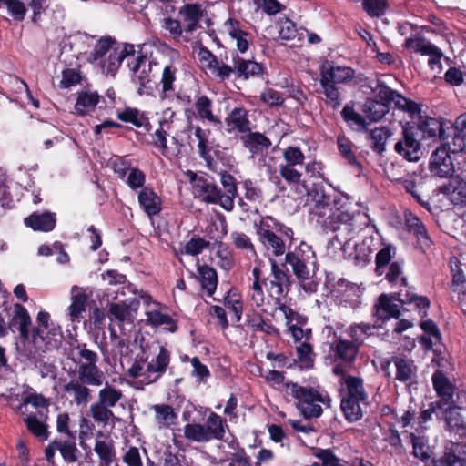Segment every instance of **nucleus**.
<instances>
[{
	"label": "nucleus",
	"instance_id": "obj_1",
	"mask_svg": "<svg viewBox=\"0 0 466 466\" xmlns=\"http://www.w3.org/2000/svg\"><path fill=\"white\" fill-rule=\"evenodd\" d=\"M308 198L314 202L312 214L325 233L337 232L351 220L350 214L338 206L341 201L339 195L322 183H314L308 189Z\"/></svg>",
	"mask_w": 466,
	"mask_h": 466
},
{
	"label": "nucleus",
	"instance_id": "obj_2",
	"mask_svg": "<svg viewBox=\"0 0 466 466\" xmlns=\"http://www.w3.org/2000/svg\"><path fill=\"white\" fill-rule=\"evenodd\" d=\"M198 58L202 68L220 82L228 80L232 73L244 80L262 76L266 73L261 63L240 57L235 51L232 54L233 66L220 63L218 56L203 45L198 48Z\"/></svg>",
	"mask_w": 466,
	"mask_h": 466
},
{
	"label": "nucleus",
	"instance_id": "obj_3",
	"mask_svg": "<svg viewBox=\"0 0 466 466\" xmlns=\"http://www.w3.org/2000/svg\"><path fill=\"white\" fill-rule=\"evenodd\" d=\"M37 327L33 329L31 346L18 349L20 355L29 361H36L42 352L58 348L63 333L59 326L50 322V314L41 310L36 317Z\"/></svg>",
	"mask_w": 466,
	"mask_h": 466
},
{
	"label": "nucleus",
	"instance_id": "obj_4",
	"mask_svg": "<svg viewBox=\"0 0 466 466\" xmlns=\"http://www.w3.org/2000/svg\"><path fill=\"white\" fill-rule=\"evenodd\" d=\"M255 226L260 243L273 256H282L287 248H291L294 241V231L291 228L271 216L263 217Z\"/></svg>",
	"mask_w": 466,
	"mask_h": 466
},
{
	"label": "nucleus",
	"instance_id": "obj_5",
	"mask_svg": "<svg viewBox=\"0 0 466 466\" xmlns=\"http://www.w3.org/2000/svg\"><path fill=\"white\" fill-rule=\"evenodd\" d=\"M285 388L289 394L296 400V407L305 419L320 417L323 410L319 403L326 404L329 401L327 395L312 387L300 386L297 382L288 381L285 383Z\"/></svg>",
	"mask_w": 466,
	"mask_h": 466
},
{
	"label": "nucleus",
	"instance_id": "obj_6",
	"mask_svg": "<svg viewBox=\"0 0 466 466\" xmlns=\"http://www.w3.org/2000/svg\"><path fill=\"white\" fill-rule=\"evenodd\" d=\"M228 430L227 420L214 411H210L206 423H187L184 426V437L193 442L207 443L213 440L225 441Z\"/></svg>",
	"mask_w": 466,
	"mask_h": 466
},
{
	"label": "nucleus",
	"instance_id": "obj_7",
	"mask_svg": "<svg viewBox=\"0 0 466 466\" xmlns=\"http://www.w3.org/2000/svg\"><path fill=\"white\" fill-rule=\"evenodd\" d=\"M270 269L269 276L262 281L268 297V306L270 302L281 300L289 292L292 283L286 264L279 265L276 260L270 259Z\"/></svg>",
	"mask_w": 466,
	"mask_h": 466
},
{
	"label": "nucleus",
	"instance_id": "obj_8",
	"mask_svg": "<svg viewBox=\"0 0 466 466\" xmlns=\"http://www.w3.org/2000/svg\"><path fill=\"white\" fill-rule=\"evenodd\" d=\"M316 263V256L312 248L305 242L300 244L293 250L290 248L285 253L286 266L289 265L293 274L299 281L310 279L309 265Z\"/></svg>",
	"mask_w": 466,
	"mask_h": 466
},
{
	"label": "nucleus",
	"instance_id": "obj_9",
	"mask_svg": "<svg viewBox=\"0 0 466 466\" xmlns=\"http://www.w3.org/2000/svg\"><path fill=\"white\" fill-rule=\"evenodd\" d=\"M401 289L393 296L395 300L401 305L403 312L415 311L420 319L428 317V311L431 302L427 296L419 295L413 286H409L407 278H401Z\"/></svg>",
	"mask_w": 466,
	"mask_h": 466
},
{
	"label": "nucleus",
	"instance_id": "obj_10",
	"mask_svg": "<svg viewBox=\"0 0 466 466\" xmlns=\"http://www.w3.org/2000/svg\"><path fill=\"white\" fill-rule=\"evenodd\" d=\"M395 152L409 162H417L420 158L421 145L418 138V128L406 123L402 127L401 137L394 146Z\"/></svg>",
	"mask_w": 466,
	"mask_h": 466
},
{
	"label": "nucleus",
	"instance_id": "obj_11",
	"mask_svg": "<svg viewBox=\"0 0 466 466\" xmlns=\"http://www.w3.org/2000/svg\"><path fill=\"white\" fill-rule=\"evenodd\" d=\"M431 382L438 398L435 400L437 407L447 408L448 405H453L455 403L454 395L456 386L442 370L438 369L433 372Z\"/></svg>",
	"mask_w": 466,
	"mask_h": 466
},
{
	"label": "nucleus",
	"instance_id": "obj_12",
	"mask_svg": "<svg viewBox=\"0 0 466 466\" xmlns=\"http://www.w3.org/2000/svg\"><path fill=\"white\" fill-rule=\"evenodd\" d=\"M403 218L406 230L416 239V247L425 252L433 245L425 224L410 209L404 211Z\"/></svg>",
	"mask_w": 466,
	"mask_h": 466
},
{
	"label": "nucleus",
	"instance_id": "obj_13",
	"mask_svg": "<svg viewBox=\"0 0 466 466\" xmlns=\"http://www.w3.org/2000/svg\"><path fill=\"white\" fill-rule=\"evenodd\" d=\"M143 362H147L146 371L147 383H155L159 380L169 369L171 352L165 346H160L158 353L148 360V357H141Z\"/></svg>",
	"mask_w": 466,
	"mask_h": 466
},
{
	"label": "nucleus",
	"instance_id": "obj_14",
	"mask_svg": "<svg viewBox=\"0 0 466 466\" xmlns=\"http://www.w3.org/2000/svg\"><path fill=\"white\" fill-rule=\"evenodd\" d=\"M363 340H349L343 338H337L330 346L333 356V362H342L351 366L355 363Z\"/></svg>",
	"mask_w": 466,
	"mask_h": 466
},
{
	"label": "nucleus",
	"instance_id": "obj_15",
	"mask_svg": "<svg viewBox=\"0 0 466 466\" xmlns=\"http://www.w3.org/2000/svg\"><path fill=\"white\" fill-rule=\"evenodd\" d=\"M429 169L433 176L441 178L452 177L455 172L454 164L445 147H438L432 152Z\"/></svg>",
	"mask_w": 466,
	"mask_h": 466
},
{
	"label": "nucleus",
	"instance_id": "obj_16",
	"mask_svg": "<svg viewBox=\"0 0 466 466\" xmlns=\"http://www.w3.org/2000/svg\"><path fill=\"white\" fill-rule=\"evenodd\" d=\"M31 325V317L26 308L16 303L14 307V315L8 322V329L13 333L19 332L23 343L22 346H31V341L29 340Z\"/></svg>",
	"mask_w": 466,
	"mask_h": 466
},
{
	"label": "nucleus",
	"instance_id": "obj_17",
	"mask_svg": "<svg viewBox=\"0 0 466 466\" xmlns=\"http://www.w3.org/2000/svg\"><path fill=\"white\" fill-rule=\"evenodd\" d=\"M395 294L397 292L382 293L379 296L378 301L373 307V317L376 318V323L379 321L384 323L391 318L399 319L403 312L401 305L393 303V301H396L393 298Z\"/></svg>",
	"mask_w": 466,
	"mask_h": 466
},
{
	"label": "nucleus",
	"instance_id": "obj_18",
	"mask_svg": "<svg viewBox=\"0 0 466 466\" xmlns=\"http://www.w3.org/2000/svg\"><path fill=\"white\" fill-rule=\"evenodd\" d=\"M450 123V121L441 120L420 114L415 128H418V133H421V138L441 142L445 134L446 127H448Z\"/></svg>",
	"mask_w": 466,
	"mask_h": 466
},
{
	"label": "nucleus",
	"instance_id": "obj_19",
	"mask_svg": "<svg viewBox=\"0 0 466 466\" xmlns=\"http://www.w3.org/2000/svg\"><path fill=\"white\" fill-rule=\"evenodd\" d=\"M220 148V145L213 139V144H208L204 148L198 150V157L205 162L207 168L212 172L218 171V161L225 167L231 166L233 157Z\"/></svg>",
	"mask_w": 466,
	"mask_h": 466
},
{
	"label": "nucleus",
	"instance_id": "obj_20",
	"mask_svg": "<svg viewBox=\"0 0 466 466\" xmlns=\"http://www.w3.org/2000/svg\"><path fill=\"white\" fill-rule=\"evenodd\" d=\"M240 141L252 157L262 156L272 146L271 140L265 134L251 129L240 137Z\"/></svg>",
	"mask_w": 466,
	"mask_h": 466
},
{
	"label": "nucleus",
	"instance_id": "obj_21",
	"mask_svg": "<svg viewBox=\"0 0 466 466\" xmlns=\"http://www.w3.org/2000/svg\"><path fill=\"white\" fill-rule=\"evenodd\" d=\"M137 200L142 210L150 218L159 215L162 210V199L153 187H143L137 195Z\"/></svg>",
	"mask_w": 466,
	"mask_h": 466
},
{
	"label": "nucleus",
	"instance_id": "obj_22",
	"mask_svg": "<svg viewBox=\"0 0 466 466\" xmlns=\"http://www.w3.org/2000/svg\"><path fill=\"white\" fill-rule=\"evenodd\" d=\"M440 192L445 195L454 206L466 207V180L460 177H452L448 184L440 188Z\"/></svg>",
	"mask_w": 466,
	"mask_h": 466
},
{
	"label": "nucleus",
	"instance_id": "obj_23",
	"mask_svg": "<svg viewBox=\"0 0 466 466\" xmlns=\"http://www.w3.org/2000/svg\"><path fill=\"white\" fill-rule=\"evenodd\" d=\"M466 132H461V130L457 129L453 126H451V122L449 124L448 127H446L445 134L441 140L440 147H445L449 153H461L465 157L466 151Z\"/></svg>",
	"mask_w": 466,
	"mask_h": 466
},
{
	"label": "nucleus",
	"instance_id": "obj_24",
	"mask_svg": "<svg viewBox=\"0 0 466 466\" xmlns=\"http://www.w3.org/2000/svg\"><path fill=\"white\" fill-rule=\"evenodd\" d=\"M432 466H466V452L460 443L451 442L440 458L433 459Z\"/></svg>",
	"mask_w": 466,
	"mask_h": 466
},
{
	"label": "nucleus",
	"instance_id": "obj_25",
	"mask_svg": "<svg viewBox=\"0 0 466 466\" xmlns=\"http://www.w3.org/2000/svg\"><path fill=\"white\" fill-rule=\"evenodd\" d=\"M178 15L185 23L184 30L191 34L200 27L199 23L204 16V9L198 3L185 4L179 8Z\"/></svg>",
	"mask_w": 466,
	"mask_h": 466
},
{
	"label": "nucleus",
	"instance_id": "obj_26",
	"mask_svg": "<svg viewBox=\"0 0 466 466\" xmlns=\"http://www.w3.org/2000/svg\"><path fill=\"white\" fill-rule=\"evenodd\" d=\"M459 410L456 403L448 405L442 411L441 420L445 421L446 429L450 432L464 437L466 436V421Z\"/></svg>",
	"mask_w": 466,
	"mask_h": 466
},
{
	"label": "nucleus",
	"instance_id": "obj_27",
	"mask_svg": "<svg viewBox=\"0 0 466 466\" xmlns=\"http://www.w3.org/2000/svg\"><path fill=\"white\" fill-rule=\"evenodd\" d=\"M24 224L34 231L50 232L56 225V217L50 211L33 212L25 218Z\"/></svg>",
	"mask_w": 466,
	"mask_h": 466
},
{
	"label": "nucleus",
	"instance_id": "obj_28",
	"mask_svg": "<svg viewBox=\"0 0 466 466\" xmlns=\"http://www.w3.org/2000/svg\"><path fill=\"white\" fill-rule=\"evenodd\" d=\"M225 123L228 132L231 133L235 130L239 133H247L249 131L251 122L248 118V111L243 107L238 106L231 110L226 116Z\"/></svg>",
	"mask_w": 466,
	"mask_h": 466
},
{
	"label": "nucleus",
	"instance_id": "obj_29",
	"mask_svg": "<svg viewBox=\"0 0 466 466\" xmlns=\"http://www.w3.org/2000/svg\"><path fill=\"white\" fill-rule=\"evenodd\" d=\"M355 76V71L349 66H339L333 65H322L320 77L327 79L333 84H347Z\"/></svg>",
	"mask_w": 466,
	"mask_h": 466
},
{
	"label": "nucleus",
	"instance_id": "obj_30",
	"mask_svg": "<svg viewBox=\"0 0 466 466\" xmlns=\"http://www.w3.org/2000/svg\"><path fill=\"white\" fill-rule=\"evenodd\" d=\"M135 53L136 49L133 44L124 43L121 47L119 46L114 47L104 65L106 66L107 73H116L124 59L134 56Z\"/></svg>",
	"mask_w": 466,
	"mask_h": 466
},
{
	"label": "nucleus",
	"instance_id": "obj_31",
	"mask_svg": "<svg viewBox=\"0 0 466 466\" xmlns=\"http://www.w3.org/2000/svg\"><path fill=\"white\" fill-rule=\"evenodd\" d=\"M195 198L201 199L208 204H217L220 198L219 187L208 178L198 179L197 186H193Z\"/></svg>",
	"mask_w": 466,
	"mask_h": 466
},
{
	"label": "nucleus",
	"instance_id": "obj_32",
	"mask_svg": "<svg viewBox=\"0 0 466 466\" xmlns=\"http://www.w3.org/2000/svg\"><path fill=\"white\" fill-rule=\"evenodd\" d=\"M63 390L73 397L74 402L78 406L86 405L91 400V390L87 384L76 379H72L65 384Z\"/></svg>",
	"mask_w": 466,
	"mask_h": 466
},
{
	"label": "nucleus",
	"instance_id": "obj_33",
	"mask_svg": "<svg viewBox=\"0 0 466 466\" xmlns=\"http://www.w3.org/2000/svg\"><path fill=\"white\" fill-rule=\"evenodd\" d=\"M76 379L90 386H101L104 375L97 364H78Z\"/></svg>",
	"mask_w": 466,
	"mask_h": 466
},
{
	"label": "nucleus",
	"instance_id": "obj_34",
	"mask_svg": "<svg viewBox=\"0 0 466 466\" xmlns=\"http://www.w3.org/2000/svg\"><path fill=\"white\" fill-rule=\"evenodd\" d=\"M225 26L229 35L236 40L238 50L242 54L247 52L249 47L248 38L250 34L241 28L240 22L235 18H228Z\"/></svg>",
	"mask_w": 466,
	"mask_h": 466
},
{
	"label": "nucleus",
	"instance_id": "obj_35",
	"mask_svg": "<svg viewBox=\"0 0 466 466\" xmlns=\"http://www.w3.org/2000/svg\"><path fill=\"white\" fill-rule=\"evenodd\" d=\"M166 112H170L169 120L164 118L159 121V127L151 135L152 145L154 147L158 149L165 157H169L170 149L167 147V132L164 129V125L169 121L172 122V118L175 116V112L170 108H167Z\"/></svg>",
	"mask_w": 466,
	"mask_h": 466
},
{
	"label": "nucleus",
	"instance_id": "obj_36",
	"mask_svg": "<svg viewBox=\"0 0 466 466\" xmlns=\"http://www.w3.org/2000/svg\"><path fill=\"white\" fill-rule=\"evenodd\" d=\"M212 101L206 95L198 96L194 104V107L198 117L200 120H207L208 122L218 125L221 124L219 117L213 114Z\"/></svg>",
	"mask_w": 466,
	"mask_h": 466
},
{
	"label": "nucleus",
	"instance_id": "obj_37",
	"mask_svg": "<svg viewBox=\"0 0 466 466\" xmlns=\"http://www.w3.org/2000/svg\"><path fill=\"white\" fill-rule=\"evenodd\" d=\"M76 441V435L69 436L66 440L57 439V451L66 463H75L78 461L80 451Z\"/></svg>",
	"mask_w": 466,
	"mask_h": 466
},
{
	"label": "nucleus",
	"instance_id": "obj_38",
	"mask_svg": "<svg viewBox=\"0 0 466 466\" xmlns=\"http://www.w3.org/2000/svg\"><path fill=\"white\" fill-rule=\"evenodd\" d=\"M100 95L96 92L82 91L77 95L75 109L81 116H86L89 111L94 110L100 101Z\"/></svg>",
	"mask_w": 466,
	"mask_h": 466
},
{
	"label": "nucleus",
	"instance_id": "obj_39",
	"mask_svg": "<svg viewBox=\"0 0 466 466\" xmlns=\"http://www.w3.org/2000/svg\"><path fill=\"white\" fill-rule=\"evenodd\" d=\"M374 238L372 237H366L361 242L355 245V264L360 267H365L371 261V255L375 249Z\"/></svg>",
	"mask_w": 466,
	"mask_h": 466
},
{
	"label": "nucleus",
	"instance_id": "obj_40",
	"mask_svg": "<svg viewBox=\"0 0 466 466\" xmlns=\"http://www.w3.org/2000/svg\"><path fill=\"white\" fill-rule=\"evenodd\" d=\"M390 128L376 127L369 132V139L370 140L371 150L379 156H383L386 150L387 140L391 136Z\"/></svg>",
	"mask_w": 466,
	"mask_h": 466
},
{
	"label": "nucleus",
	"instance_id": "obj_41",
	"mask_svg": "<svg viewBox=\"0 0 466 466\" xmlns=\"http://www.w3.org/2000/svg\"><path fill=\"white\" fill-rule=\"evenodd\" d=\"M198 271L202 289L206 290L208 296H213L218 282L217 271L206 264L198 266Z\"/></svg>",
	"mask_w": 466,
	"mask_h": 466
},
{
	"label": "nucleus",
	"instance_id": "obj_42",
	"mask_svg": "<svg viewBox=\"0 0 466 466\" xmlns=\"http://www.w3.org/2000/svg\"><path fill=\"white\" fill-rule=\"evenodd\" d=\"M155 412L156 422L165 428H169L176 424L177 414L175 409L169 404H155L152 406Z\"/></svg>",
	"mask_w": 466,
	"mask_h": 466
},
{
	"label": "nucleus",
	"instance_id": "obj_43",
	"mask_svg": "<svg viewBox=\"0 0 466 466\" xmlns=\"http://www.w3.org/2000/svg\"><path fill=\"white\" fill-rule=\"evenodd\" d=\"M391 362L396 367V380L400 382H408L412 380L415 375L416 367L413 364V360H408L400 356H393Z\"/></svg>",
	"mask_w": 466,
	"mask_h": 466
},
{
	"label": "nucleus",
	"instance_id": "obj_44",
	"mask_svg": "<svg viewBox=\"0 0 466 466\" xmlns=\"http://www.w3.org/2000/svg\"><path fill=\"white\" fill-rule=\"evenodd\" d=\"M341 117L353 130L366 131L368 129V123L365 117L354 109L353 105H345L341 111Z\"/></svg>",
	"mask_w": 466,
	"mask_h": 466
},
{
	"label": "nucleus",
	"instance_id": "obj_45",
	"mask_svg": "<svg viewBox=\"0 0 466 466\" xmlns=\"http://www.w3.org/2000/svg\"><path fill=\"white\" fill-rule=\"evenodd\" d=\"M366 401L367 400H365L343 397L341 399L340 408L345 416V419L349 422H356L360 420L363 416L360 403Z\"/></svg>",
	"mask_w": 466,
	"mask_h": 466
},
{
	"label": "nucleus",
	"instance_id": "obj_46",
	"mask_svg": "<svg viewBox=\"0 0 466 466\" xmlns=\"http://www.w3.org/2000/svg\"><path fill=\"white\" fill-rule=\"evenodd\" d=\"M94 451L99 458V466H111L116 457V449L112 441L96 440Z\"/></svg>",
	"mask_w": 466,
	"mask_h": 466
},
{
	"label": "nucleus",
	"instance_id": "obj_47",
	"mask_svg": "<svg viewBox=\"0 0 466 466\" xmlns=\"http://www.w3.org/2000/svg\"><path fill=\"white\" fill-rule=\"evenodd\" d=\"M344 384L346 386V394L344 397L368 400V394L364 387V380L361 377L348 375Z\"/></svg>",
	"mask_w": 466,
	"mask_h": 466
},
{
	"label": "nucleus",
	"instance_id": "obj_48",
	"mask_svg": "<svg viewBox=\"0 0 466 466\" xmlns=\"http://www.w3.org/2000/svg\"><path fill=\"white\" fill-rule=\"evenodd\" d=\"M116 117L118 120L124 123H130L137 128L142 127L147 121V126H149L147 117L145 116V113L141 112L136 107H126L124 110L116 111Z\"/></svg>",
	"mask_w": 466,
	"mask_h": 466
},
{
	"label": "nucleus",
	"instance_id": "obj_49",
	"mask_svg": "<svg viewBox=\"0 0 466 466\" xmlns=\"http://www.w3.org/2000/svg\"><path fill=\"white\" fill-rule=\"evenodd\" d=\"M312 455L320 460L321 466H350V461L339 458L329 448H313Z\"/></svg>",
	"mask_w": 466,
	"mask_h": 466
},
{
	"label": "nucleus",
	"instance_id": "obj_50",
	"mask_svg": "<svg viewBox=\"0 0 466 466\" xmlns=\"http://www.w3.org/2000/svg\"><path fill=\"white\" fill-rule=\"evenodd\" d=\"M398 183L401 186V187L406 191V193L410 194L413 199L422 208L427 210H431V204L429 200H425L421 192L418 187L416 180L411 177H405L398 179Z\"/></svg>",
	"mask_w": 466,
	"mask_h": 466
},
{
	"label": "nucleus",
	"instance_id": "obj_51",
	"mask_svg": "<svg viewBox=\"0 0 466 466\" xmlns=\"http://www.w3.org/2000/svg\"><path fill=\"white\" fill-rule=\"evenodd\" d=\"M376 92L375 97L379 103L384 104L389 110L395 106L396 100L399 97V92L391 89L384 82L379 80L374 89Z\"/></svg>",
	"mask_w": 466,
	"mask_h": 466
},
{
	"label": "nucleus",
	"instance_id": "obj_52",
	"mask_svg": "<svg viewBox=\"0 0 466 466\" xmlns=\"http://www.w3.org/2000/svg\"><path fill=\"white\" fill-rule=\"evenodd\" d=\"M362 111L371 122H378L389 112V107L379 103L376 98H367Z\"/></svg>",
	"mask_w": 466,
	"mask_h": 466
},
{
	"label": "nucleus",
	"instance_id": "obj_53",
	"mask_svg": "<svg viewBox=\"0 0 466 466\" xmlns=\"http://www.w3.org/2000/svg\"><path fill=\"white\" fill-rule=\"evenodd\" d=\"M5 7L7 14L16 22H22L27 13L26 5L22 0H0V8Z\"/></svg>",
	"mask_w": 466,
	"mask_h": 466
},
{
	"label": "nucleus",
	"instance_id": "obj_54",
	"mask_svg": "<svg viewBox=\"0 0 466 466\" xmlns=\"http://www.w3.org/2000/svg\"><path fill=\"white\" fill-rule=\"evenodd\" d=\"M396 250L395 246L389 244L377 252L375 257V272L377 275H381L383 269L391 263V259L396 255Z\"/></svg>",
	"mask_w": 466,
	"mask_h": 466
},
{
	"label": "nucleus",
	"instance_id": "obj_55",
	"mask_svg": "<svg viewBox=\"0 0 466 466\" xmlns=\"http://www.w3.org/2000/svg\"><path fill=\"white\" fill-rule=\"evenodd\" d=\"M337 145L339 154L349 165L352 167L361 166L352 150L353 143L349 137L346 136H339L337 137Z\"/></svg>",
	"mask_w": 466,
	"mask_h": 466
},
{
	"label": "nucleus",
	"instance_id": "obj_56",
	"mask_svg": "<svg viewBox=\"0 0 466 466\" xmlns=\"http://www.w3.org/2000/svg\"><path fill=\"white\" fill-rule=\"evenodd\" d=\"M319 84L326 96V103L330 105L334 109H337L342 103L339 87H337L336 84L321 77L319 78Z\"/></svg>",
	"mask_w": 466,
	"mask_h": 466
},
{
	"label": "nucleus",
	"instance_id": "obj_57",
	"mask_svg": "<svg viewBox=\"0 0 466 466\" xmlns=\"http://www.w3.org/2000/svg\"><path fill=\"white\" fill-rule=\"evenodd\" d=\"M405 48H413L415 53H420L421 55L432 56L436 54L440 49L433 44L426 42L424 37L412 38L409 37L405 40L403 45Z\"/></svg>",
	"mask_w": 466,
	"mask_h": 466
},
{
	"label": "nucleus",
	"instance_id": "obj_58",
	"mask_svg": "<svg viewBox=\"0 0 466 466\" xmlns=\"http://www.w3.org/2000/svg\"><path fill=\"white\" fill-rule=\"evenodd\" d=\"M148 320L154 327L166 325V329L169 332H176L177 330V321L168 314L163 313L159 310H152L148 314Z\"/></svg>",
	"mask_w": 466,
	"mask_h": 466
},
{
	"label": "nucleus",
	"instance_id": "obj_59",
	"mask_svg": "<svg viewBox=\"0 0 466 466\" xmlns=\"http://www.w3.org/2000/svg\"><path fill=\"white\" fill-rule=\"evenodd\" d=\"M223 304L234 313V320L239 322L243 314V301L240 296L229 290L223 298Z\"/></svg>",
	"mask_w": 466,
	"mask_h": 466
},
{
	"label": "nucleus",
	"instance_id": "obj_60",
	"mask_svg": "<svg viewBox=\"0 0 466 466\" xmlns=\"http://www.w3.org/2000/svg\"><path fill=\"white\" fill-rule=\"evenodd\" d=\"M177 68L172 62L164 66L160 79L163 93L168 94L175 91L174 84L177 81Z\"/></svg>",
	"mask_w": 466,
	"mask_h": 466
},
{
	"label": "nucleus",
	"instance_id": "obj_61",
	"mask_svg": "<svg viewBox=\"0 0 466 466\" xmlns=\"http://www.w3.org/2000/svg\"><path fill=\"white\" fill-rule=\"evenodd\" d=\"M122 397L123 394L120 390H117L106 383V387L101 389L98 392V402L108 408H113L117 404Z\"/></svg>",
	"mask_w": 466,
	"mask_h": 466
},
{
	"label": "nucleus",
	"instance_id": "obj_62",
	"mask_svg": "<svg viewBox=\"0 0 466 466\" xmlns=\"http://www.w3.org/2000/svg\"><path fill=\"white\" fill-rule=\"evenodd\" d=\"M27 430L35 437L41 440H47L49 437L48 426L40 421L35 414H30L24 419Z\"/></svg>",
	"mask_w": 466,
	"mask_h": 466
},
{
	"label": "nucleus",
	"instance_id": "obj_63",
	"mask_svg": "<svg viewBox=\"0 0 466 466\" xmlns=\"http://www.w3.org/2000/svg\"><path fill=\"white\" fill-rule=\"evenodd\" d=\"M412 444V454L415 458L420 459L421 461H427L430 459L429 447L423 437L417 436L411 432L409 435Z\"/></svg>",
	"mask_w": 466,
	"mask_h": 466
},
{
	"label": "nucleus",
	"instance_id": "obj_64",
	"mask_svg": "<svg viewBox=\"0 0 466 466\" xmlns=\"http://www.w3.org/2000/svg\"><path fill=\"white\" fill-rule=\"evenodd\" d=\"M116 44V41L112 36L101 37L96 43L93 51L90 53L91 57L94 61L102 59L106 53L112 50L113 46Z\"/></svg>",
	"mask_w": 466,
	"mask_h": 466
}]
</instances>
